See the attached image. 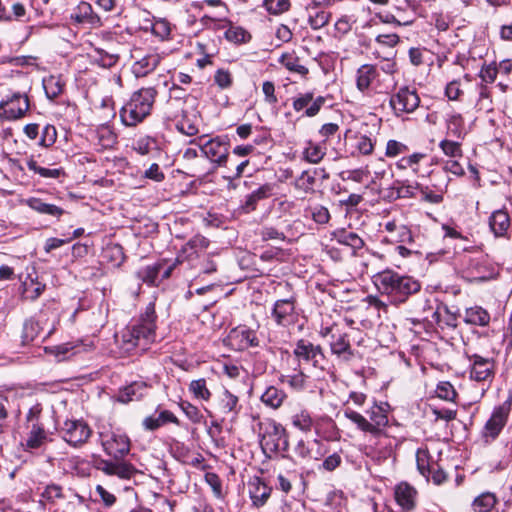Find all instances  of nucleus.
<instances>
[{"label": "nucleus", "mask_w": 512, "mask_h": 512, "mask_svg": "<svg viewBox=\"0 0 512 512\" xmlns=\"http://www.w3.org/2000/svg\"><path fill=\"white\" fill-rule=\"evenodd\" d=\"M470 361V378L478 382H491L494 377V362L478 354L468 356Z\"/></svg>", "instance_id": "nucleus-13"}, {"label": "nucleus", "mask_w": 512, "mask_h": 512, "mask_svg": "<svg viewBox=\"0 0 512 512\" xmlns=\"http://www.w3.org/2000/svg\"><path fill=\"white\" fill-rule=\"evenodd\" d=\"M489 226L496 237L504 236L510 226V218L505 210H497L489 218Z\"/></svg>", "instance_id": "nucleus-29"}, {"label": "nucleus", "mask_w": 512, "mask_h": 512, "mask_svg": "<svg viewBox=\"0 0 512 512\" xmlns=\"http://www.w3.org/2000/svg\"><path fill=\"white\" fill-rule=\"evenodd\" d=\"M26 204L34 211L40 214H47L60 218L64 214V210L54 204L43 202L39 198H29L26 200Z\"/></svg>", "instance_id": "nucleus-32"}, {"label": "nucleus", "mask_w": 512, "mask_h": 512, "mask_svg": "<svg viewBox=\"0 0 512 512\" xmlns=\"http://www.w3.org/2000/svg\"><path fill=\"white\" fill-rule=\"evenodd\" d=\"M419 189L420 184L417 182L410 183L409 181L396 180L388 189L387 196L394 200L399 198H412Z\"/></svg>", "instance_id": "nucleus-21"}, {"label": "nucleus", "mask_w": 512, "mask_h": 512, "mask_svg": "<svg viewBox=\"0 0 512 512\" xmlns=\"http://www.w3.org/2000/svg\"><path fill=\"white\" fill-rule=\"evenodd\" d=\"M511 410L510 400L505 401L493 410L490 419L484 427V436L495 439L507 422L508 415Z\"/></svg>", "instance_id": "nucleus-12"}, {"label": "nucleus", "mask_w": 512, "mask_h": 512, "mask_svg": "<svg viewBox=\"0 0 512 512\" xmlns=\"http://www.w3.org/2000/svg\"><path fill=\"white\" fill-rule=\"evenodd\" d=\"M437 396L443 400L454 402L457 393L453 385L449 382H440L436 388Z\"/></svg>", "instance_id": "nucleus-53"}, {"label": "nucleus", "mask_w": 512, "mask_h": 512, "mask_svg": "<svg viewBox=\"0 0 512 512\" xmlns=\"http://www.w3.org/2000/svg\"><path fill=\"white\" fill-rule=\"evenodd\" d=\"M263 6L269 14L280 15L291 7L290 0H263Z\"/></svg>", "instance_id": "nucleus-46"}, {"label": "nucleus", "mask_w": 512, "mask_h": 512, "mask_svg": "<svg viewBox=\"0 0 512 512\" xmlns=\"http://www.w3.org/2000/svg\"><path fill=\"white\" fill-rule=\"evenodd\" d=\"M344 416L347 419H349L350 421H352L354 424H356V426L361 431L370 433L371 425L368 423V420L360 413H358L350 408H347L344 411Z\"/></svg>", "instance_id": "nucleus-50"}, {"label": "nucleus", "mask_w": 512, "mask_h": 512, "mask_svg": "<svg viewBox=\"0 0 512 512\" xmlns=\"http://www.w3.org/2000/svg\"><path fill=\"white\" fill-rule=\"evenodd\" d=\"M329 345L331 352L345 361H349L354 355L346 333H332Z\"/></svg>", "instance_id": "nucleus-19"}, {"label": "nucleus", "mask_w": 512, "mask_h": 512, "mask_svg": "<svg viewBox=\"0 0 512 512\" xmlns=\"http://www.w3.org/2000/svg\"><path fill=\"white\" fill-rule=\"evenodd\" d=\"M312 219L318 224H326L330 220L329 210L322 206L316 205L309 208Z\"/></svg>", "instance_id": "nucleus-59"}, {"label": "nucleus", "mask_w": 512, "mask_h": 512, "mask_svg": "<svg viewBox=\"0 0 512 512\" xmlns=\"http://www.w3.org/2000/svg\"><path fill=\"white\" fill-rule=\"evenodd\" d=\"M433 307L431 300L428 297H419L412 304L410 312L415 314L417 317L413 322H420L428 319L429 313L432 314L433 318L438 319L439 314L437 311H432Z\"/></svg>", "instance_id": "nucleus-26"}, {"label": "nucleus", "mask_w": 512, "mask_h": 512, "mask_svg": "<svg viewBox=\"0 0 512 512\" xmlns=\"http://www.w3.org/2000/svg\"><path fill=\"white\" fill-rule=\"evenodd\" d=\"M272 195V187L269 184H264L248 194L245 197L241 209L244 213H250L257 207L259 201L266 199Z\"/></svg>", "instance_id": "nucleus-23"}, {"label": "nucleus", "mask_w": 512, "mask_h": 512, "mask_svg": "<svg viewBox=\"0 0 512 512\" xmlns=\"http://www.w3.org/2000/svg\"><path fill=\"white\" fill-rule=\"evenodd\" d=\"M135 473V468L132 464L116 460L114 475L121 479H130Z\"/></svg>", "instance_id": "nucleus-60"}, {"label": "nucleus", "mask_w": 512, "mask_h": 512, "mask_svg": "<svg viewBox=\"0 0 512 512\" xmlns=\"http://www.w3.org/2000/svg\"><path fill=\"white\" fill-rule=\"evenodd\" d=\"M280 381L283 384L289 385L295 390H301L305 387L306 375L300 370H296V373L291 375H282Z\"/></svg>", "instance_id": "nucleus-47"}, {"label": "nucleus", "mask_w": 512, "mask_h": 512, "mask_svg": "<svg viewBox=\"0 0 512 512\" xmlns=\"http://www.w3.org/2000/svg\"><path fill=\"white\" fill-rule=\"evenodd\" d=\"M200 22L206 28H213V29L224 28L225 27L224 23H228V21L226 20L225 14H220L218 17L204 14L201 17Z\"/></svg>", "instance_id": "nucleus-57"}, {"label": "nucleus", "mask_w": 512, "mask_h": 512, "mask_svg": "<svg viewBox=\"0 0 512 512\" xmlns=\"http://www.w3.org/2000/svg\"><path fill=\"white\" fill-rule=\"evenodd\" d=\"M439 147L443 153L449 157L457 158L462 156L461 145L458 142L450 140H442Z\"/></svg>", "instance_id": "nucleus-55"}, {"label": "nucleus", "mask_w": 512, "mask_h": 512, "mask_svg": "<svg viewBox=\"0 0 512 512\" xmlns=\"http://www.w3.org/2000/svg\"><path fill=\"white\" fill-rule=\"evenodd\" d=\"M319 446L320 442L318 440L308 442L300 440L295 446V454L303 460H317L322 455L318 449L315 450Z\"/></svg>", "instance_id": "nucleus-31"}, {"label": "nucleus", "mask_w": 512, "mask_h": 512, "mask_svg": "<svg viewBox=\"0 0 512 512\" xmlns=\"http://www.w3.org/2000/svg\"><path fill=\"white\" fill-rule=\"evenodd\" d=\"M101 445L107 455L122 460L130 452V439L127 435L115 431L99 433Z\"/></svg>", "instance_id": "nucleus-8"}, {"label": "nucleus", "mask_w": 512, "mask_h": 512, "mask_svg": "<svg viewBox=\"0 0 512 512\" xmlns=\"http://www.w3.org/2000/svg\"><path fill=\"white\" fill-rule=\"evenodd\" d=\"M190 391L195 397L203 400H209L211 397V393L206 386V380L203 378L192 381L190 383Z\"/></svg>", "instance_id": "nucleus-52"}, {"label": "nucleus", "mask_w": 512, "mask_h": 512, "mask_svg": "<svg viewBox=\"0 0 512 512\" xmlns=\"http://www.w3.org/2000/svg\"><path fill=\"white\" fill-rule=\"evenodd\" d=\"M333 238L339 244L349 246L354 253L362 249L364 246V241L358 234L346 229H338L334 231Z\"/></svg>", "instance_id": "nucleus-28"}, {"label": "nucleus", "mask_w": 512, "mask_h": 512, "mask_svg": "<svg viewBox=\"0 0 512 512\" xmlns=\"http://www.w3.org/2000/svg\"><path fill=\"white\" fill-rule=\"evenodd\" d=\"M389 104L394 114L400 117L403 114L414 112L419 107L420 98L416 89L403 86L391 96Z\"/></svg>", "instance_id": "nucleus-7"}, {"label": "nucleus", "mask_w": 512, "mask_h": 512, "mask_svg": "<svg viewBox=\"0 0 512 512\" xmlns=\"http://www.w3.org/2000/svg\"><path fill=\"white\" fill-rule=\"evenodd\" d=\"M408 151V147L396 140H389L386 145L385 155L393 158Z\"/></svg>", "instance_id": "nucleus-63"}, {"label": "nucleus", "mask_w": 512, "mask_h": 512, "mask_svg": "<svg viewBox=\"0 0 512 512\" xmlns=\"http://www.w3.org/2000/svg\"><path fill=\"white\" fill-rule=\"evenodd\" d=\"M155 309L149 304L139 323L126 327L120 335H116V343L122 355H130L138 351H146L155 340Z\"/></svg>", "instance_id": "nucleus-1"}, {"label": "nucleus", "mask_w": 512, "mask_h": 512, "mask_svg": "<svg viewBox=\"0 0 512 512\" xmlns=\"http://www.w3.org/2000/svg\"><path fill=\"white\" fill-rule=\"evenodd\" d=\"M293 355L299 365L307 363L315 368L324 369L326 358L320 345H315L306 339H300L295 344Z\"/></svg>", "instance_id": "nucleus-6"}, {"label": "nucleus", "mask_w": 512, "mask_h": 512, "mask_svg": "<svg viewBox=\"0 0 512 512\" xmlns=\"http://www.w3.org/2000/svg\"><path fill=\"white\" fill-rule=\"evenodd\" d=\"M248 486L253 506L257 508L264 506L270 498L272 488L258 476L251 478Z\"/></svg>", "instance_id": "nucleus-16"}, {"label": "nucleus", "mask_w": 512, "mask_h": 512, "mask_svg": "<svg viewBox=\"0 0 512 512\" xmlns=\"http://www.w3.org/2000/svg\"><path fill=\"white\" fill-rule=\"evenodd\" d=\"M370 420L368 423L371 425L370 434L381 439L382 437L387 438L384 434L383 429L388 424V417L380 407H374L369 413Z\"/></svg>", "instance_id": "nucleus-24"}, {"label": "nucleus", "mask_w": 512, "mask_h": 512, "mask_svg": "<svg viewBox=\"0 0 512 512\" xmlns=\"http://www.w3.org/2000/svg\"><path fill=\"white\" fill-rule=\"evenodd\" d=\"M316 183V177L311 171H303L297 179V186L305 192L313 191V187Z\"/></svg>", "instance_id": "nucleus-61"}, {"label": "nucleus", "mask_w": 512, "mask_h": 512, "mask_svg": "<svg viewBox=\"0 0 512 512\" xmlns=\"http://www.w3.org/2000/svg\"><path fill=\"white\" fill-rule=\"evenodd\" d=\"M373 283L382 295H387L392 304L400 305L421 290V283L410 275L386 269L373 276Z\"/></svg>", "instance_id": "nucleus-2"}, {"label": "nucleus", "mask_w": 512, "mask_h": 512, "mask_svg": "<svg viewBox=\"0 0 512 512\" xmlns=\"http://www.w3.org/2000/svg\"><path fill=\"white\" fill-rule=\"evenodd\" d=\"M497 503L495 494L484 492L473 501L474 510L477 512H490Z\"/></svg>", "instance_id": "nucleus-41"}, {"label": "nucleus", "mask_w": 512, "mask_h": 512, "mask_svg": "<svg viewBox=\"0 0 512 512\" xmlns=\"http://www.w3.org/2000/svg\"><path fill=\"white\" fill-rule=\"evenodd\" d=\"M247 36V32L241 27H230L225 32V38L234 43L245 42Z\"/></svg>", "instance_id": "nucleus-62"}, {"label": "nucleus", "mask_w": 512, "mask_h": 512, "mask_svg": "<svg viewBox=\"0 0 512 512\" xmlns=\"http://www.w3.org/2000/svg\"><path fill=\"white\" fill-rule=\"evenodd\" d=\"M464 321L472 325L486 326L490 321V315L482 307L475 306L466 309Z\"/></svg>", "instance_id": "nucleus-37"}, {"label": "nucleus", "mask_w": 512, "mask_h": 512, "mask_svg": "<svg viewBox=\"0 0 512 512\" xmlns=\"http://www.w3.org/2000/svg\"><path fill=\"white\" fill-rule=\"evenodd\" d=\"M61 433L68 444L77 447L87 442L92 431L82 420H67L61 428Z\"/></svg>", "instance_id": "nucleus-10"}, {"label": "nucleus", "mask_w": 512, "mask_h": 512, "mask_svg": "<svg viewBox=\"0 0 512 512\" xmlns=\"http://www.w3.org/2000/svg\"><path fill=\"white\" fill-rule=\"evenodd\" d=\"M41 328L39 323L33 319H28L24 322L22 331L23 343L33 342L40 334Z\"/></svg>", "instance_id": "nucleus-45"}, {"label": "nucleus", "mask_w": 512, "mask_h": 512, "mask_svg": "<svg viewBox=\"0 0 512 512\" xmlns=\"http://www.w3.org/2000/svg\"><path fill=\"white\" fill-rule=\"evenodd\" d=\"M157 91L155 88H141L134 92L130 100L121 108L120 117L125 126H135L151 112Z\"/></svg>", "instance_id": "nucleus-3"}, {"label": "nucleus", "mask_w": 512, "mask_h": 512, "mask_svg": "<svg viewBox=\"0 0 512 512\" xmlns=\"http://www.w3.org/2000/svg\"><path fill=\"white\" fill-rule=\"evenodd\" d=\"M209 240L202 235H195L192 237L181 249V253L178 258L181 260L191 261L198 258L201 253L209 246Z\"/></svg>", "instance_id": "nucleus-18"}, {"label": "nucleus", "mask_w": 512, "mask_h": 512, "mask_svg": "<svg viewBox=\"0 0 512 512\" xmlns=\"http://www.w3.org/2000/svg\"><path fill=\"white\" fill-rule=\"evenodd\" d=\"M371 456L372 460L377 464H382L387 459L392 456V446L391 444H385L383 447H371V452L368 453Z\"/></svg>", "instance_id": "nucleus-51"}, {"label": "nucleus", "mask_w": 512, "mask_h": 512, "mask_svg": "<svg viewBox=\"0 0 512 512\" xmlns=\"http://www.w3.org/2000/svg\"><path fill=\"white\" fill-rule=\"evenodd\" d=\"M286 397L287 395L282 389L275 386H269L261 395V401L266 406L277 409L283 404Z\"/></svg>", "instance_id": "nucleus-34"}, {"label": "nucleus", "mask_w": 512, "mask_h": 512, "mask_svg": "<svg viewBox=\"0 0 512 512\" xmlns=\"http://www.w3.org/2000/svg\"><path fill=\"white\" fill-rule=\"evenodd\" d=\"M27 167L30 171H33L44 178H58L62 174H64L62 169H58V168L49 169V168L41 167L33 159H31L27 162Z\"/></svg>", "instance_id": "nucleus-48"}, {"label": "nucleus", "mask_w": 512, "mask_h": 512, "mask_svg": "<svg viewBox=\"0 0 512 512\" xmlns=\"http://www.w3.org/2000/svg\"><path fill=\"white\" fill-rule=\"evenodd\" d=\"M146 388V385L141 382H134L128 386H126L119 393V401L123 403H127L136 399H139L142 396V390Z\"/></svg>", "instance_id": "nucleus-42"}, {"label": "nucleus", "mask_w": 512, "mask_h": 512, "mask_svg": "<svg viewBox=\"0 0 512 512\" xmlns=\"http://www.w3.org/2000/svg\"><path fill=\"white\" fill-rule=\"evenodd\" d=\"M325 99L322 96L317 97L314 99V94L312 92H307L305 94H301L298 97H296L293 100V109L297 112L303 110L305 107H307L309 104H311L306 110H305V116L307 117H313L317 115L321 109V107L324 105Z\"/></svg>", "instance_id": "nucleus-17"}, {"label": "nucleus", "mask_w": 512, "mask_h": 512, "mask_svg": "<svg viewBox=\"0 0 512 512\" xmlns=\"http://www.w3.org/2000/svg\"><path fill=\"white\" fill-rule=\"evenodd\" d=\"M43 87L47 97L55 99L62 93L64 83L60 77L49 76L43 80Z\"/></svg>", "instance_id": "nucleus-43"}, {"label": "nucleus", "mask_w": 512, "mask_h": 512, "mask_svg": "<svg viewBox=\"0 0 512 512\" xmlns=\"http://www.w3.org/2000/svg\"><path fill=\"white\" fill-rule=\"evenodd\" d=\"M260 445L265 454L284 452L288 448V439L281 424L271 422L261 436Z\"/></svg>", "instance_id": "nucleus-5"}, {"label": "nucleus", "mask_w": 512, "mask_h": 512, "mask_svg": "<svg viewBox=\"0 0 512 512\" xmlns=\"http://www.w3.org/2000/svg\"><path fill=\"white\" fill-rule=\"evenodd\" d=\"M153 145H155V140L151 137L145 136L137 139L133 143L132 148L140 155H147L150 153Z\"/></svg>", "instance_id": "nucleus-58"}, {"label": "nucleus", "mask_w": 512, "mask_h": 512, "mask_svg": "<svg viewBox=\"0 0 512 512\" xmlns=\"http://www.w3.org/2000/svg\"><path fill=\"white\" fill-rule=\"evenodd\" d=\"M199 148V151L205 155V157L218 166H225L228 162V144L220 137L206 140L205 136L194 138L190 141Z\"/></svg>", "instance_id": "nucleus-4"}, {"label": "nucleus", "mask_w": 512, "mask_h": 512, "mask_svg": "<svg viewBox=\"0 0 512 512\" xmlns=\"http://www.w3.org/2000/svg\"><path fill=\"white\" fill-rule=\"evenodd\" d=\"M163 269V263L158 262L153 265L146 266L137 271V278L147 283L148 285H155L157 283L158 276Z\"/></svg>", "instance_id": "nucleus-38"}, {"label": "nucleus", "mask_w": 512, "mask_h": 512, "mask_svg": "<svg viewBox=\"0 0 512 512\" xmlns=\"http://www.w3.org/2000/svg\"><path fill=\"white\" fill-rule=\"evenodd\" d=\"M48 440V434L40 422L32 423L26 445L28 448L36 449L41 447Z\"/></svg>", "instance_id": "nucleus-33"}, {"label": "nucleus", "mask_w": 512, "mask_h": 512, "mask_svg": "<svg viewBox=\"0 0 512 512\" xmlns=\"http://www.w3.org/2000/svg\"><path fill=\"white\" fill-rule=\"evenodd\" d=\"M92 348V343L85 344L83 341L67 342L60 345L46 348V352L53 355L57 361H66L72 356L88 351Z\"/></svg>", "instance_id": "nucleus-14"}, {"label": "nucleus", "mask_w": 512, "mask_h": 512, "mask_svg": "<svg viewBox=\"0 0 512 512\" xmlns=\"http://www.w3.org/2000/svg\"><path fill=\"white\" fill-rule=\"evenodd\" d=\"M185 167L189 170L190 176L198 178L212 174L216 170V165L209 161L201 152L194 161L185 164Z\"/></svg>", "instance_id": "nucleus-22"}, {"label": "nucleus", "mask_w": 512, "mask_h": 512, "mask_svg": "<svg viewBox=\"0 0 512 512\" xmlns=\"http://www.w3.org/2000/svg\"><path fill=\"white\" fill-rule=\"evenodd\" d=\"M57 139V130L53 125H46L43 128L42 135L39 141V145L45 148L52 146Z\"/></svg>", "instance_id": "nucleus-54"}, {"label": "nucleus", "mask_w": 512, "mask_h": 512, "mask_svg": "<svg viewBox=\"0 0 512 512\" xmlns=\"http://www.w3.org/2000/svg\"><path fill=\"white\" fill-rule=\"evenodd\" d=\"M160 57L157 54H149L136 61L132 70L136 77H144L153 71L159 64Z\"/></svg>", "instance_id": "nucleus-30"}, {"label": "nucleus", "mask_w": 512, "mask_h": 512, "mask_svg": "<svg viewBox=\"0 0 512 512\" xmlns=\"http://www.w3.org/2000/svg\"><path fill=\"white\" fill-rule=\"evenodd\" d=\"M291 422L296 429L305 433L310 432L315 425V421L310 412L305 409L296 411L291 416Z\"/></svg>", "instance_id": "nucleus-36"}, {"label": "nucleus", "mask_w": 512, "mask_h": 512, "mask_svg": "<svg viewBox=\"0 0 512 512\" xmlns=\"http://www.w3.org/2000/svg\"><path fill=\"white\" fill-rule=\"evenodd\" d=\"M378 75V70L374 65L364 64L360 66L356 72L357 89L362 93L368 91Z\"/></svg>", "instance_id": "nucleus-20"}, {"label": "nucleus", "mask_w": 512, "mask_h": 512, "mask_svg": "<svg viewBox=\"0 0 512 512\" xmlns=\"http://www.w3.org/2000/svg\"><path fill=\"white\" fill-rule=\"evenodd\" d=\"M279 62L292 73H297L301 76L308 74V68L302 65L300 63V59L292 53L283 54L280 57Z\"/></svg>", "instance_id": "nucleus-39"}, {"label": "nucleus", "mask_w": 512, "mask_h": 512, "mask_svg": "<svg viewBox=\"0 0 512 512\" xmlns=\"http://www.w3.org/2000/svg\"><path fill=\"white\" fill-rule=\"evenodd\" d=\"M274 321L281 326H288L295 320V304L293 298L275 302L272 313Z\"/></svg>", "instance_id": "nucleus-15"}, {"label": "nucleus", "mask_w": 512, "mask_h": 512, "mask_svg": "<svg viewBox=\"0 0 512 512\" xmlns=\"http://www.w3.org/2000/svg\"><path fill=\"white\" fill-rule=\"evenodd\" d=\"M225 342L236 351H243L250 347L259 346V340L256 332L245 326L233 328L229 332Z\"/></svg>", "instance_id": "nucleus-11"}, {"label": "nucleus", "mask_w": 512, "mask_h": 512, "mask_svg": "<svg viewBox=\"0 0 512 512\" xmlns=\"http://www.w3.org/2000/svg\"><path fill=\"white\" fill-rule=\"evenodd\" d=\"M22 295L25 299L35 301L46 288L45 284L38 281V277L27 274L25 279L21 280Z\"/></svg>", "instance_id": "nucleus-25"}, {"label": "nucleus", "mask_w": 512, "mask_h": 512, "mask_svg": "<svg viewBox=\"0 0 512 512\" xmlns=\"http://www.w3.org/2000/svg\"><path fill=\"white\" fill-rule=\"evenodd\" d=\"M96 16L93 13L91 4L87 2H81L76 9V12L72 14L71 19L77 23H94Z\"/></svg>", "instance_id": "nucleus-44"}, {"label": "nucleus", "mask_w": 512, "mask_h": 512, "mask_svg": "<svg viewBox=\"0 0 512 512\" xmlns=\"http://www.w3.org/2000/svg\"><path fill=\"white\" fill-rule=\"evenodd\" d=\"M415 495V489L407 483H400L395 489L397 503L406 510H412L415 507Z\"/></svg>", "instance_id": "nucleus-27"}, {"label": "nucleus", "mask_w": 512, "mask_h": 512, "mask_svg": "<svg viewBox=\"0 0 512 512\" xmlns=\"http://www.w3.org/2000/svg\"><path fill=\"white\" fill-rule=\"evenodd\" d=\"M308 13V23L312 29L317 30L324 27L329 22L330 14L325 9H315L306 7Z\"/></svg>", "instance_id": "nucleus-40"}, {"label": "nucleus", "mask_w": 512, "mask_h": 512, "mask_svg": "<svg viewBox=\"0 0 512 512\" xmlns=\"http://www.w3.org/2000/svg\"><path fill=\"white\" fill-rule=\"evenodd\" d=\"M482 268L483 267L478 260L469 259V266L467 267L466 273L471 280L485 281L488 277L481 272Z\"/></svg>", "instance_id": "nucleus-56"}, {"label": "nucleus", "mask_w": 512, "mask_h": 512, "mask_svg": "<svg viewBox=\"0 0 512 512\" xmlns=\"http://www.w3.org/2000/svg\"><path fill=\"white\" fill-rule=\"evenodd\" d=\"M238 397L233 395L228 390H224L223 393L220 395L218 403H217V409L222 415H228V414H238Z\"/></svg>", "instance_id": "nucleus-35"}, {"label": "nucleus", "mask_w": 512, "mask_h": 512, "mask_svg": "<svg viewBox=\"0 0 512 512\" xmlns=\"http://www.w3.org/2000/svg\"><path fill=\"white\" fill-rule=\"evenodd\" d=\"M305 159L313 164L319 163L325 156V149L318 144L309 142L304 150Z\"/></svg>", "instance_id": "nucleus-49"}, {"label": "nucleus", "mask_w": 512, "mask_h": 512, "mask_svg": "<svg viewBox=\"0 0 512 512\" xmlns=\"http://www.w3.org/2000/svg\"><path fill=\"white\" fill-rule=\"evenodd\" d=\"M30 108L28 96L15 92L0 102V117L7 120L22 118Z\"/></svg>", "instance_id": "nucleus-9"}, {"label": "nucleus", "mask_w": 512, "mask_h": 512, "mask_svg": "<svg viewBox=\"0 0 512 512\" xmlns=\"http://www.w3.org/2000/svg\"><path fill=\"white\" fill-rule=\"evenodd\" d=\"M97 55L98 57L96 58V62L104 68H110L114 66L118 61L117 55L110 54L103 50H98Z\"/></svg>", "instance_id": "nucleus-64"}]
</instances>
